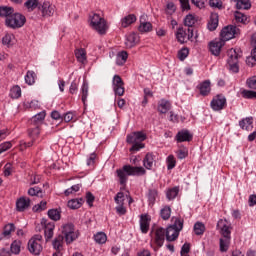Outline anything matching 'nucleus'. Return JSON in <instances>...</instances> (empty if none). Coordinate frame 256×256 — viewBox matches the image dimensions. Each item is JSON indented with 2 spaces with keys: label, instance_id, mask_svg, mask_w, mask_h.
Returning <instances> with one entry per match:
<instances>
[{
  "label": "nucleus",
  "instance_id": "a19ab883",
  "mask_svg": "<svg viewBox=\"0 0 256 256\" xmlns=\"http://www.w3.org/2000/svg\"><path fill=\"white\" fill-rule=\"evenodd\" d=\"M75 57L79 63H85V61H87V53H85V50L83 49L76 50Z\"/></svg>",
  "mask_w": 256,
  "mask_h": 256
},
{
  "label": "nucleus",
  "instance_id": "2eb2a0df",
  "mask_svg": "<svg viewBox=\"0 0 256 256\" xmlns=\"http://www.w3.org/2000/svg\"><path fill=\"white\" fill-rule=\"evenodd\" d=\"M40 11L43 17H53L55 15V5L49 1H45L40 7Z\"/></svg>",
  "mask_w": 256,
  "mask_h": 256
},
{
  "label": "nucleus",
  "instance_id": "37998d69",
  "mask_svg": "<svg viewBox=\"0 0 256 256\" xmlns=\"http://www.w3.org/2000/svg\"><path fill=\"white\" fill-rule=\"evenodd\" d=\"M10 97L11 99H19L21 97V87L19 85H15L10 89Z\"/></svg>",
  "mask_w": 256,
  "mask_h": 256
},
{
  "label": "nucleus",
  "instance_id": "8fccbe9b",
  "mask_svg": "<svg viewBox=\"0 0 256 256\" xmlns=\"http://www.w3.org/2000/svg\"><path fill=\"white\" fill-rule=\"evenodd\" d=\"M177 195H179V187L171 188L166 193L167 199H169V201H171L172 199H175Z\"/></svg>",
  "mask_w": 256,
  "mask_h": 256
},
{
  "label": "nucleus",
  "instance_id": "e2e57ef3",
  "mask_svg": "<svg viewBox=\"0 0 256 256\" xmlns=\"http://www.w3.org/2000/svg\"><path fill=\"white\" fill-rule=\"evenodd\" d=\"M187 57H189V49L188 48H182L178 52V59H180V61H185V59H187Z\"/></svg>",
  "mask_w": 256,
  "mask_h": 256
},
{
  "label": "nucleus",
  "instance_id": "412c9836",
  "mask_svg": "<svg viewBox=\"0 0 256 256\" xmlns=\"http://www.w3.org/2000/svg\"><path fill=\"white\" fill-rule=\"evenodd\" d=\"M29 205H31V200L27 197H21L16 201V209L20 212L29 209Z\"/></svg>",
  "mask_w": 256,
  "mask_h": 256
},
{
  "label": "nucleus",
  "instance_id": "c03bdc74",
  "mask_svg": "<svg viewBox=\"0 0 256 256\" xmlns=\"http://www.w3.org/2000/svg\"><path fill=\"white\" fill-rule=\"evenodd\" d=\"M234 3H236L237 9L248 10L251 7V1L249 0H236Z\"/></svg>",
  "mask_w": 256,
  "mask_h": 256
},
{
  "label": "nucleus",
  "instance_id": "864d4df0",
  "mask_svg": "<svg viewBox=\"0 0 256 256\" xmlns=\"http://www.w3.org/2000/svg\"><path fill=\"white\" fill-rule=\"evenodd\" d=\"M241 95L244 99H256V92L253 90H242Z\"/></svg>",
  "mask_w": 256,
  "mask_h": 256
},
{
  "label": "nucleus",
  "instance_id": "f3484780",
  "mask_svg": "<svg viewBox=\"0 0 256 256\" xmlns=\"http://www.w3.org/2000/svg\"><path fill=\"white\" fill-rule=\"evenodd\" d=\"M178 223H179V226L177 229L169 226L165 231L167 241H175V239L179 237V232L182 230V223L181 222H178Z\"/></svg>",
  "mask_w": 256,
  "mask_h": 256
},
{
  "label": "nucleus",
  "instance_id": "4c0bfd02",
  "mask_svg": "<svg viewBox=\"0 0 256 256\" xmlns=\"http://www.w3.org/2000/svg\"><path fill=\"white\" fill-rule=\"evenodd\" d=\"M21 241L20 240H14L10 246V251L14 255H19L21 253Z\"/></svg>",
  "mask_w": 256,
  "mask_h": 256
},
{
  "label": "nucleus",
  "instance_id": "20e7f679",
  "mask_svg": "<svg viewBox=\"0 0 256 256\" xmlns=\"http://www.w3.org/2000/svg\"><path fill=\"white\" fill-rule=\"evenodd\" d=\"M25 16L20 13H14L13 15L9 16L8 19H5V24L10 29H20L25 25Z\"/></svg>",
  "mask_w": 256,
  "mask_h": 256
},
{
  "label": "nucleus",
  "instance_id": "de8ad7c7",
  "mask_svg": "<svg viewBox=\"0 0 256 256\" xmlns=\"http://www.w3.org/2000/svg\"><path fill=\"white\" fill-rule=\"evenodd\" d=\"M48 217L52 219V221H59V219H61V212L57 209H51L48 211Z\"/></svg>",
  "mask_w": 256,
  "mask_h": 256
},
{
  "label": "nucleus",
  "instance_id": "58836bf2",
  "mask_svg": "<svg viewBox=\"0 0 256 256\" xmlns=\"http://www.w3.org/2000/svg\"><path fill=\"white\" fill-rule=\"evenodd\" d=\"M25 83H27V85H35V79H37V74H35L33 71L29 70L25 77Z\"/></svg>",
  "mask_w": 256,
  "mask_h": 256
},
{
  "label": "nucleus",
  "instance_id": "39448f33",
  "mask_svg": "<svg viewBox=\"0 0 256 256\" xmlns=\"http://www.w3.org/2000/svg\"><path fill=\"white\" fill-rule=\"evenodd\" d=\"M28 251L32 253V255H40L41 251H43V236L35 235L28 242Z\"/></svg>",
  "mask_w": 256,
  "mask_h": 256
},
{
  "label": "nucleus",
  "instance_id": "5701e85b",
  "mask_svg": "<svg viewBox=\"0 0 256 256\" xmlns=\"http://www.w3.org/2000/svg\"><path fill=\"white\" fill-rule=\"evenodd\" d=\"M157 110L161 114H165V113L169 112L171 110V102H169V100H166V99H161L158 102Z\"/></svg>",
  "mask_w": 256,
  "mask_h": 256
},
{
  "label": "nucleus",
  "instance_id": "f03ea898",
  "mask_svg": "<svg viewBox=\"0 0 256 256\" xmlns=\"http://www.w3.org/2000/svg\"><path fill=\"white\" fill-rule=\"evenodd\" d=\"M145 139H147V134L141 131L128 134L126 141L132 145L130 151H139L140 149H145V144H143Z\"/></svg>",
  "mask_w": 256,
  "mask_h": 256
},
{
  "label": "nucleus",
  "instance_id": "e433bc0d",
  "mask_svg": "<svg viewBox=\"0 0 256 256\" xmlns=\"http://www.w3.org/2000/svg\"><path fill=\"white\" fill-rule=\"evenodd\" d=\"M83 205V198H75L68 201L69 209H79Z\"/></svg>",
  "mask_w": 256,
  "mask_h": 256
},
{
  "label": "nucleus",
  "instance_id": "0e129e2a",
  "mask_svg": "<svg viewBox=\"0 0 256 256\" xmlns=\"http://www.w3.org/2000/svg\"><path fill=\"white\" fill-rule=\"evenodd\" d=\"M209 5L212 9H223V2L221 0H209Z\"/></svg>",
  "mask_w": 256,
  "mask_h": 256
},
{
  "label": "nucleus",
  "instance_id": "6ab92c4d",
  "mask_svg": "<svg viewBox=\"0 0 256 256\" xmlns=\"http://www.w3.org/2000/svg\"><path fill=\"white\" fill-rule=\"evenodd\" d=\"M42 223L45 225L44 235L46 241H50V239H53V231H55V223L48 222L43 220Z\"/></svg>",
  "mask_w": 256,
  "mask_h": 256
},
{
  "label": "nucleus",
  "instance_id": "f257e3e1",
  "mask_svg": "<svg viewBox=\"0 0 256 256\" xmlns=\"http://www.w3.org/2000/svg\"><path fill=\"white\" fill-rule=\"evenodd\" d=\"M88 24L98 35H106L107 31H109V23H107V20H105L103 16L97 13L89 15Z\"/></svg>",
  "mask_w": 256,
  "mask_h": 256
},
{
  "label": "nucleus",
  "instance_id": "49530a36",
  "mask_svg": "<svg viewBox=\"0 0 256 256\" xmlns=\"http://www.w3.org/2000/svg\"><path fill=\"white\" fill-rule=\"evenodd\" d=\"M160 216L162 217V219L164 221H167L168 219H170L171 217V207L169 206H164L161 210H160Z\"/></svg>",
  "mask_w": 256,
  "mask_h": 256
},
{
  "label": "nucleus",
  "instance_id": "3c124183",
  "mask_svg": "<svg viewBox=\"0 0 256 256\" xmlns=\"http://www.w3.org/2000/svg\"><path fill=\"white\" fill-rule=\"evenodd\" d=\"M194 233L195 235H203V233H205V225L201 222H197L194 225Z\"/></svg>",
  "mask_w": 256,
  "mask_h": 256
},
{
  "label": "nucleus",
  "instance_id": "69168bd1",
  "mask_svg": "<svg viewBox=\"0 0 256 256\" xmlns=\"http://www.w3.org/2000/svg\"><path fill=\"white\" fill-rule=\"evenodd\" d=\"M246 85L249 89L256 90V76H252L246 80Z\"/></svg>",
  "mask_w": 256,
  "mask_h": 256
},
{
  "label": "nucleus",
  "instance_id": "79ce46f5",
  "mask_svg": "<svg viewBox=\"0 0 256 256\" xmlns=\"http://www.w3.org/2000/svg\"><path fill=\"white\" fill-rule=\"evenodd\" d=\"M94 241H96L99 245L107 243V234L103 232H98L94 235Z\"/></svg>",
  "mask_w": 256,
  "mask_h": 256
},
{
  "label": "nucleus",
  "instance_id": "1a4fd4ad",
  "mask_svg": "<svg viewBox=\"0 0 256 256\" xmlns=\"http://www.w3.org/2000/svg\"><path fill=\"white\" fill-rule=\"evenodd\" d=\"M210 107L213 111H223V108L227 107V98L223 95L215 96L210 102Z\"/></svg>",
  "mask_w": 256,
  "mask_h": 256
},
{
  "label": "nucleus",
  "instance_id": "9d476101",
  "mask_svg": "<svg viewBox=\"0 0 256 256\" xmlns=\"http://www.w3.org/2000/svg\"><path fill=\"white\" fill-rule=\"evenodd\" d=\"M176 38L179 43H187V41L193 39V29L178 28L176 32Z\"/></svg>",
  "mask_w": 256,
  "mask_h": 256
},
{
  "label": "nucleus",
  "instance_id": "a211bd4d",
  "mask_svg": "<svg viewBox=\"0 0 256 256\" xmlns=\"http://www.w3.org/2000/svg\"><path fill=\"white\" fill-rule=\"evenodd\" d=\"M151 224V217L144 214L140 216V230L142 233H149V227Z\"/></svg>",
  "mask_w": 256,
  "mask_h": 256
},
{
  "label": "nucleus",
  "instance_id": "bb28decb",
  "mask_svg": "<svg viewBox=\"0 0 256 256\" xmlns=\"http://www.w3.org/2000/svg\"><path fill=\"white\" fill-rule=\"evenodd\" d=\"M116 173H117V177L119 179L120 185H125V183H127L128 177L130 176L129 174H127V170H125V166H123L122 169H118Z\"/></svg>",
  "mask_w": 256,
  "mask_h": 256
},
{
  "label": "nucleus",
  "instance_id": "a878e982",
  "mask_svg": "<svg viewBox=\"0 0 256 256\" xmlns=\"http://www.w3.org/2000/svg\"><path fill=\"white\" fill-rule=\"evenodd\" d=\"M231 245V236H223L220 238V251L226 253L229 251V246Z\"/></svg>",
  "mask_w": 256,
  "mask_h": 256
},
{
  "label": "nucleus",
  "instance_id": "393cba45",
  "mask_svg": "<svg viewBox=\"0 0 256 256\" xmlns=\"http://www.w3.org/2000/svg\"><path fill=\"white\" fill-rule=\"evenodd\" d=\"M244 131H253V117H246L239 122Z\"/></svg>",
  "mask_w": 256,
  "mask_h": 256
},
{
  "label": "nucleus",
  "instance_id": "338daca9",
  "mask_svg": "<svg viewBox=\"0 0 256 256\" xmlns=\"http://www.w3.org/2000/svg\"><path fill=\"white\" fill-rule=\"evenodd\" d=\"M176 153L178 159H185L189 155V150L187 148H181Z\"/></svg>",
  "mask_w": 256,
  "mask_h": 256
},
{
  "label": "nucleus",
  "instance_id": "423d86ee",
  "mask_svg": "<svg viewBox=\"0 0 256 256\" xmlns=\"http://www.w3.org/2000/svg\"><path fill=\"white\" fill-rule=\"evenodd\" d=\"M62 233L65 237L66 243H73L79 237V231L75 230L73 224H65L62 226Z\"/></svg>",
  "mask_w": 256,
  "mask_h": 256
},
{
  "label": "nucleus",
  "instance_id": "473e14b6",
  "mask_svg": "<svg viewBox=\"0 0 256 256\" xmlns=\"http://www.w3.org/2000/svg\"><path fill=\"white\" fill-rule=\"evenodd\" d=\"M153 163H155V156H153V154L151 153L146 154L143 160V165L145 169H148V170L153 169Z\"/></svg>",
  "mask_w": 256,
  "mask_h": 256
},
{
  "label": "nucleus",
  "instance_id": "7ed1b4c3",
  "mask_svg": "<svg viewBox=\"0 0 256 256\" xmlns=\"http://www.w3.org/2000/svg\"><path fill=\"white\" fill-rule=\"evenodd\" d=\"M241 51H237V49L228 50V67L232 73H239V57H241Z\"/></svg>",
  "mask_w": 256,
  "mask_h": 256
},
{
  "label": "nucleus",
  "instance_id": "ea45409f",
  "mask_svg": "<svg viewBox=\"0 0 256 256\" xmlns=\"http://www.w3.org/2000/svg\"><path fill=\"white\" fill-rule=\"evenodd\" d=\"M63 239H64L63 236L59 235L52 242L53 248L56 251H61V249H63Z\"/></svg>",
  "mask_w": 256,
  "mask_h": 256
},
{
  "label": "nucleus",
  "instance_id": "a18cd8bd",
  "mask_svg": "<svg viewBox=\"0 0 256 256\" xmlns=\"http://www.w3.org/2000/svg\"><path fill=\"white\" fill-rule=\"evenodd\" d=\"M81 93H82V102L87 103V97L89 96V84L84 82L81 87Z\"/></svg>",
  "mask_w": 256,
  "mask_h": 256
},
{
  "label": "nucleus",
  "instance_id": "9b49d317",
  "mask_svg": "<svg viewBox=\"0 0 256 256\" xmlns=\"http://www.w3.org/2000/svg\"><path fill=\"white\" fill-rule=\"evenodd\" d=\"M217 229L223 237H231V223L226 219H220L218 221Z\"/></svg>",
  "mask_w": 256,
  "mask_h": 256
},
{
  "label": "nucleus",
  "instance_id": "c85d7f7f",
  "mask_svg": "<svg viewBox=\"0 0 256 256\" xmlns=\"http://www.w3.org/2000/svg\"><path fill=\"white\" fill-rule=\"evenodd\" d=\"M2 43L6 47H13V45H15V43H17V38H15V35H13V34H6L2 38Z\"/></svg>",
  "mask_w": 256,
  "mask_h": 256
},
{
  "label": "nucleus",
  "instance_id": "bf43d9fd",
  "mask_svg": "<svg viewBox=\"0 0 256 256\" xmlns=\"http://www.w3.org/2000/svg\"><path fill=\"white\" fill-rule=\"evenodd\" d=\"M41 193V188L39 187H32L28 190V195H31V197H43Z\"/></svg>",
  "mask_w": 256,
  "mask_h": 256
},
{
  "label": "nucleus",
  "instance_id": "774afa93",
  "mask_svg": "<svg viewBox=\"0 0 256 256\" xmlns=\"http://www.w3.org/2000/svg\"><path fill=\"white\" fill-rule=\"evenodd\" d=\"M189 251H191V246L188 243H185L181 248V255L189 256Z\"/></svg>",
  "mask_w": 256,
  "mask_h": 256
},
{
  "label": "nucleus",
  "instance_id": "b1692460",
  "mask_svg": "<svg viewBox=\"0 0 256 256\" xmlns=\"http://www.w3.org/2000/svg\"><path fill=\"white\" fill-rule=\"evenodd\" d=\"M207 27L209 31H215V29L219 27V14L217 13L211 14Z\"/></svg>",
  "mask_w": 256,
  "mask_h": 256
},
{
  "label": "nucleus",
  "instance_id": "680f3d73",
  "mask_svg": "<svg viewBox=\"0 0 256 256\" xmlns=\"http://www.w3.org/2000/svg\"><path fill=\"white\" fill-rule=\"evenodd\" d=\"M41 133V131L39 130V126L34 125L33 128L29 129V135L30 137H32V139H37V137H39V134Z\"/></svg>",
  "mask_w": 256,
  "mask_h": 256
},
{
  "label": "nucleus",
  "instance_id": "6e6552de",
  "mask_svg": "<svg viewBox=\"0 0 256 256\" xmlns=\"http://www.w3.org/2000/svg\"><path fill=\"white\" fill-rule=\"evenodd\" d=\"M221 40L225 43V41H231V39H235L237 35H239V29L237 26H226L221 31Z\"/></svg>",
  "mask_w": 256,
  "mask_h": 256
},
{
  "label": "nucleus",
  "instance_id": "ddd939ff",
  "mask_svg": "<svg viewBox=\"0 0 256 256\" xmlns=\"http://www.w3.org/2000/svg\"><path fill=\"white\" fill-rule=\"evenodd\" d=\"M113 90L115 94L118 95L119 97H122V95L125 94V87L123 86V80L119 75H115L113 77Z\"/></svg>",
  "mask_w": 256,
  "mask_h": 256
},
{
  "label": "nucleus",
  "instance_id": "aec40b11",
  "mask_svg": "<svg viewBox=\"0 0 256 256\" xmlns=\"http://www.w3.org/2000/svg\"><path fill=\"white\" fill-rule=\"evenodd\" d=\"M136 21L137 16H135V14H129L120 20V25L122 29H127V27H131V25H133V23H135Z\"/></svg>",
  "mask_w": 256,
  "mask_h": 256
},
{
  "label": "nucleus",
  "instance_id": "72a5a7b5",
  "mask_svg": "<svg viewBox=\"0 0 256 256\" xmlns=\"http://www.w3.org/2000/svg\"><path fill=\"white\" fill-rule=\"evenodd\" d=\"M127 59H129V54L127 51H120L116 55V65H123L124 63H127Z\"/></svg>",
  "mask_w": 256,
  "mask_h": 256
},
{
  "label": "nucleus",
  "instance_id": "cd10ccee",
  "mask_svg": "<svg viewBox=\"0 0 256 256\" xmlns=\"http://www.w3.org/2000/svg\"><path fill=\"white\" fill-rule=\"evenodd\" d=\"M199 21V17L195 14H188L184 18V25L186 27H194V25Z\"/></svg>",
  "mask_w": 256,
  "mask_h": 256
},
{
  "label": "nucleus",
  "instance_id": "4468645a",
  "mask_svg": "<svg viewBox=\"0 0 256 256\" xmlns=\"http://www.w3.org/2000/svg\"><path fill=\"white\" fill-rule=\"evenodd\" d=\"M124 170L127 171V175L136 177H141V175H145V173H147L145 168H143L142 166L135 167L131 165H125Z\"/></svg>",
  "mask_w": 256,
  "mask_h": 256
},
{
  "label": "nucleus",
  "instance_id": "052dcab7",
  "mask_svg": "<svg viewBox=\"0 0 256 256\" xmlns=\"http://www.w3.org/2000/svg\"><path fill=\"white\" fill-rule=\"evenodd\" d=\"M45 209H47V201H41L39 204L33 207V211H35L36 213L45 211Z\"/></svg>",
  "mask_w": 256,
  "mask_h": 256
},
{
  "label": "nucleus",
  "instance_id": "5fc2aeb1",
  "mask_svg": "<svg viewBox=\"0 0 256 256\" xmlns=\"http://www.w3.org/2000/svg\"><path fill=\"white\" fill-rule=\"evenodd\" d=\"M24 107H26V109H33L36 111V109H40L41 106L39 105V101L33 100L30 102H25Z\"/></svg>",
  "mask_w": 256,
  "mask_h": 256
},
{
  "label": "nucleus",
  "instance_id": "7c9ffc66",
  "mask_svg": "<svg viewBox=\"0 0 256 256\" xmlns=\"http://www.w3.org/2000/svg\"><path fill=\"white\" fill-rule=\"evenodd\" d=\"M234 19L236 21V23H242V25H247V23H249V17L243 13H241L240 11H236L234 13Z\"/></svg>",
  "mask_w": 256,
  "mask_h": 256
},
{
  "label": "nucleus",
  "instance_id": "c756f323",
  "mask_svg": "<svg viewBox=\"0 0 256 256\" xmlns=\"http://www.w3.org/2000/svg\"><path fill=\"white\" fill-rule=\"evenodd\" d=\"M200 94H202L204 97H207L209 93H211V81L206 80L200 84Z\"/></svg>",
  "mask_w": 256,
  "mask_h": 256
},
{
  "label": "nucleus",
  "instance_id": "f704fd0d",
  "mask_svg": "<svg viewBox=\"0 0 256 256\" xmlns=\"http://www.w3.org/2000/svg\"><path fill=\"white\" fill-rule=\"evenodd\" d=\"M47 116V113L45 111H42L36 115H34L32 117V123H34V125L39 126L41 125V123H43V121H45V117Z\"/></svg>",
  "mask_w": 256,
  "mask_h": 256
},
{
  "label": "nucleus",
  "instance_id": "09e8293b",
  "mask_svg": "<svg viewBox=\"0 0 256 256\" xmlns=\"http://www.w3.org/2000/svg\"><path fill=\"white\" fill-rule=\"evenodd\" d=\"M24 5L28 11H33L39 7V0H27Z\"/></svg>",
  "mask_w": 256,
  "mask_h": 256
},
{
  "label": "nucleus",
  "instance_id": "4be33fe9",
  "mask_svg": "<svg viewBox=\"0 0 256 256\" xmlns=\"http://www.w3.org/2000/svg\"><path fill=\"white\" fill-rule=\"evenodd\" d=\"M191 139H193V135H191L189 130H182V131L178 132L176 135V141H178V143H183L185 141H191Z\"/></svg>",
  "mask_w": 256,
  "mask_h": 256
},
{
  "label": "nucleus",
  "instance_id": "4d7b16f0",
  "mask_svg": "<svg viewBox=\"0 0 256 256\" xmlns=\"http://www.w3.org/2000/svg\"><path fill=\"white\" fill-rule=\"evenodd\" d=\"M157 190H149L148 193V200H149V205H155V201L157 199Z\"/></svg>",
  "mask_w": 256,
  "mask_h": 256
},
{
  "label": "nucleus",
  "instance_id": "13d9d810",
  "mask_svg": "<svg viewBox=\"0 0 256 256\" xmlns=\"http://www.w3.org/2000/svg\"><path fill=\"white\" fill-rule=\"evenodd\" d=\"M114 201L117 205H125V194L123 192H118Z\"/></svg>",
  "mask_w": 256,
  "mask_h": 256
},
{
  "label": "nucleus",
  "instance_id": "2f4dec72",
  "mask_svg": "<svg viewBox=\"0 0 256 256\" xmlns=\"http://www.w3.org/2000/svg\"><path fill=\"white\" fill-rule=\"evenodd\" d=\"M15 13V10L13 7L10 6H1L0 7V17H5V19H9L13 14Z\"/></svg>",
  "mask_w": 256,
  "mask_h": 256
},
{
  "label": "nucleus",
  "instance_id": "6e6d98bb",
  "mask_svg": "<svg viewBox=\"0 0 256 256\" xmlns=\"http://www.w3.org/2000/svg\"><path fill=\"white\" fill-rule=\"evenodd\" d=\"M13 231H15V224L13 223L7 224L6 226H4V231H3L4 237H9L11 233H13Z\"/></svg>",
  "mask_w": 256,
  "mask_h": 256
},
{
  "label": "nucleus",
  "instance_id": "603ef678",
  "mask_svg": "<svg viewBox=\"0 0 256 256\" xmlns=\"http://www.w3.org/2000/svg\"><path fill=\"white\" fill-rule=\"evenodd\" d=\"M166 163L168 170L175 169V165H177V160H175V156L169 155L166 159Z\"/></svg>",
  "mask_w": 256,
  "mask_h": 256
},
{
  "label": "nucleus",
  "instance_id": "c9c22d12",
  "mask_svg": "<svg viewBox=\"0 0 256 256\" xmlns=\"http://www.w3.org/2000/svg\"><path fill=\"white\" fill-rule=\"evenodd\" d=\"M138 30L140 33H149V31H153V25L151 22H143V20H140Z\"/></svg>",
  "mask_w": 256,
  "mask_h": 256
},
{
  "label": "nucleus",
  "instance_id": "dca6fc26",
  "mask_svg": "<svg viewBox=\"0 0 256 256\" xmlns=\"http://www.w3.org/2000/svg\"><path fill=\"white\" fill-rule=\"evenodd\" d=\"M224 45L225 42L222 39L214 40L209 44L210 52L217 57L221 54V49H223Z\"/></svg>",
  "mask_w": 256,
  "mask_h": 256
},
{
  "label": "nucleus",
  "instance_id": "f8f14e48",
  "mask_svg": "<svg viewBox=\"0 0 256 256\" xmlns=\"http://www.w3.org/2000/svg\"><path fill=\"white\" fill-rule=\"evenodd\" d=\"M140 42H141V38L139 37V34L131 32L130 34L126 35V39H125L126 49H133V47H137V45H139Z\"/></svg>",
  "mask_w": 256,
  "mask_h": 256
},
{
  "label": "nucleus",
  "instance_id": "0eeeda50",
  "mask_svg": "<svg viewBox=\"0 0 256 256\" xmlns=\"http://www.w3.org/2000/svg\"><path fill=\"white\" fill-rule=\"evenodd\" d=\"M165 235L166 232L163 227H155L151 231V239L152 243H155L157 247H163V243H165Z\"/></svg>",
  "mask_w": 256,
  "mask_h": 256
}]
</instances>
